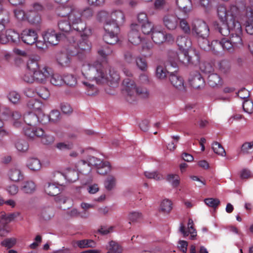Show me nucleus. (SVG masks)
<instances>
[{
    "label": "nucleus",
    "mask_w": 253,
    "mask_h": 253,
    "mask_svg": "<svg viewBox=\"0 0 253 253\" xmlns=\"http://www.w3.org/2000/svg\"><path fill=\"white\" fill-rule=\"evenodd\" d=\"M108 72H104V66L99 61L84 65L82 69L83 75L90 81H95L97 84L110 83L111 84H117L120 77L118 71L111 66L107 68Z\"/></svg>",
    "instance_id": "obj_1"
},
{
    "label": "nucleus",
    "mask_w": 253,
    "mask_h": 253,
    "mask_svg": "<svg viewBox=\"0 0 253 253\" xmlns=\"http://www.w3.org/2000/svg\"><path fill=\"white\" fill-rule=\"evenodd\" d=\"M69 20L72 24V26L75 30L82 32L84 31V34L90 35L91 30L86 28V25L82 19V14L80 10L77 9H73L69 15Z\"/></svg>",
    "instance_id": "obj_2"
},
{
    "label": "nucleus",
    "mask_w": 253,
    "mask_h": 253,
    "mask_svg": "<svg viewBox=\"0 0 253 253\" xmlns=\"http://www.w3.org/2000/svg\"><path fill=\"white\" fill-rule=\"evenodd\" d=\"M82 32L83 34L81 35V39L78 41L76 45L77 51L71 52L73 55H77L81 58H83L90 50L91 47V43L87 40L89 35L84 34V31Z\"/></svg>",
    "instance_id": "obj_3"
},
{
    "label": "nucleus",
    "mask_w": 253,
    "mask_h": 253,
    "mask_svg": "<svg viewBox=\"0 0 253 253\" xmlns=\"http://www.w3.org/2000/svg\"><path fill=\"white\" fill-rule=\"evenodd\" d=\"M230 27L231 29V33L230 35V40L234 46L239 47L243 45L242 39V29L239 22L238 23H229Z\"/></svg>",
    "instance_id": "obj_4"
},
{
    "label": "nucleus",
    "mask_w": 253,
    "mask_h": 253,
    "mask_svg": "<svg viewBox=\"0 0 253 253\" xmlns=\"http://www.w3.org/2000/svg\"><path fill=\"white\" fill-rule=\"evenodd\" d=\"M112 20L110 19L107 22L104 29L105 32L117 33L119 30L118 22L123 21L125 18L124 13L121 11H117L112 14Z\"/></svg>",
    "instance_id": "obj_5"
},
{
    "label": "nucleus",
    "mask_w": 253,
    "mask_h": 253,
    "mask_svg": "<svg viewBox=\"0 0 253 253\" xmlns=\"http://www.w3.org/2000/svg\"><path fill=\"white\" fill-rule=\"evenodd\" d=\"M178 58L184 64L194 65L199 64L200 60L199 53L195 50H184L178 56Z\"/></svg>",
    "instance_id": "obj_6"
},
{
    "label": "nucleus",
    "mask_w": 253,
    "mask_h": 253,
    "mask_svg": "<svg viewBox=\"0 0 253 253\" xmlns=\"http://www.w3.org/2000/svg\"><path fill=\"white\" fill-rule=\"evenodd\" d=\"M123 84L127 94L126 97L127 101L131 102L134 100L136 97V89L137 87L135 82L133 80L127 78L123 81Z\"/></svg>",
    "instance_id": "obj_7"
},
{
    "label": "nucleus",
    "mask_w": 253,
    "mask_h": 253,
    "mask_svg": "<svg viewBox=\"0 0 253 253\" xmlns=\"http://www.w3.org/2000/svg\"><path fill=\"white\" fill-rule=\"evenodd\" d=\"M238 23L233 17L230 18V20L228 22H223L221 24H219L215 21L213 22V26L214 29L217 31L221 35L226 37L230 35L231 33V29L230 27L229 23Z\"/></svg>",
    "instance_id": "obj_8"
},
{
    "label": "nucleus",
    "mask_w": 253,
    "mask_h": 253,
    "mask_svg": "<svg viewBox=\"0 0 253 253\" xmlns=\"http://www.w3.org/2000/svg\"><path fill=\"white\" fill-rule=\"evenodd\" d=\"M192 33L197 38L208 37L209 35V29L205 22L199 21L193 27Z\"/></svg>",
    "instance_id": "obj_9"
},
{
    "label": "nucleus",
    "mask_w": 253,
    "mask_h": 253,
    "mask_svg": "<svg viewBox=\"0 0 253 253\" xmlns=\"http://www.w3.org/2000/svg\"><path fill=\"white\" fill-rule=\"evenodd\" d=\"M169 80L171 84L178 90L182 92H186V88L184 85L183 79L177 73V70L173 72H170L169 75Z\"/></svg>",
    "instance_id": "obj_10"
},
{
    "label": "nucleus",
    "mask_w": 253,
    "mask_h": 253,
    "mask_svg": "<svg viewBox=\"0 0 253 253\" xmlns=\"http://www.w3.org/2000/svg\"><path fill=\"white\" fill-rule=\"evenodd\" d=\"M139 25L137 24H131V30L128 35V41L134 45L139 44L144 40L141 37L140 33L138 31Z\"/></svg>",
    "instance_id": "obj_11"
},
{
    "label": "nucleus",
    "mask_w": 253,
    "mask_h": 253,
    "mask_svg": "<svg viewBox=\"0 0 253 253\" xmlns=\"http://www.w3.org/2000/svg\"><path fill=\"white\" fill-rule=\"evenodd\" d=\"M20 38L24 43L32 45L36 42L38 39V35L34 30L26 29L22 31Z\"/></svg>",
    "instance_id": "obj_12"
},
{
    "label": "nucleus",
    "mask_w": 253,
    "mask_h": 253,
    "mask_svg": "<svg viewBox=\"0 0 253 253\" xmlns=\"http://www.w3.org/2000/svg\"><path fill=\"white\" fill-rule=\"evenodd\" d=\"M189 82L191 86L195 89H201L205 85L204 80L198 72L191 73Z\"/></svg>",
    "instance_id": "obj_13"
},
{
    "label": "nucleus",
    "mask_w": 253,
    "mask_h": 253,
    "mask_svg": "<svg viewBox=\"0 0 253 253\" xmlns=\"http://www.w3.org/2000/svg\"><path fill=\"white\" fill-rule=\"evenodd\" d=\"M33 74L34 75V82L43 83L46 79L50 76L51 72L50 69L44 67L42 70L39 69Z\"/></svg>",
    "instance_id": "obj_14"
},
{
    "label": "nucleus",
    "mask_w": 253,
    "mask_h": 253,
    "mask_svg": "<svg viewBox=\"0 0 253 253\" xmlns=\"http://www.w3.org/2000/svg\"><path fill=\"white\" fill-rule=\"evenodd\" d=\"M38 216L41 220H49L54 216L53 209L49 206L42 207L39 210Z\"/></svg>",
    "instance_id": "obj_15"
},
{
    "label": "nucleus",
    "mask_w": 253,
    "mask_h": 253,
    "mask_svg": "<svg viewBox=\"0 0 253 253\" xmlns=\"http://www.w3.org/2000/svg\"><path fill=\"white\" fill-rule=\"evenodd\" d=\"M163 23L165 26L169 30H174L177 25L178 19L173 14H168L163 17Z\"/></svg>",
    "instance_id": "obj_16"
},
{
    "label": "nucleus",
    "mask_w": 253,
    "mask_h": 253,
    "mask_svg": "<svg viewBox=\"0 0 253 253\" xmlns=\"http://www.w3.org/2000/svg\"><path fill=\"white\" fill-rule=\"evenodd\" d=\"M40 115L34 113H29L24 116L23 122L24 121L29 126H35L38 122L43 124V119L40 120Z\"/></svg>",
    "instance_id": "obj_17"
},
{
    "label": "nucleus",
    "mask_w": 253,
    "mask_h": 253,
    "mask_svg": "<svg viewBox=\"0 0 253 253\" xmlns=\"http://www.w3.org/2000/svg\"><path fill=\"white\" fill-rule=\"evenodd\" d=\"M27 107L34 112V113L42 115V110L43 104L40 100L35 98H31L29 100L27 103Z\"/></svg>",
    "instance_id": "obj_18"
},
{
    "label": "nucleus",
    "mask_w": 253,
    "mask_h": 253,
    "mask_svg": "<svg viewBox=\"0 0 253 253\" xmlns=\"http://www.w3.org/2000/svg\"><path fill=\"white\" fill-rule=\"evenodd\" d=\"M168 36L171 37V36L170 34L167 35L162 31L153 30L151 35V38L156 44H160L166 41Z\"/></svg>",
    "instance_id": "obj_19"
},
{
    "label": "nucleus",
    "mask_w": 253,
    "mask_h": 253,
    "mask_svg": "<svg viewBox=\"0 0 253 253\" xmlns=\"http://www.w3.org/2000/svg\"><path fill=\"white\" fill-rule=\"evenodd\" d=\"M56 58L58 64L62 67H67L70 65L71 58L66 52H60L57 53Z\"/></svg>",
    "instance_id": "obj_20"
},
{
    "label": "nucleus",
    "mask_w": 253,
    "mask_h": 253,
    "mask_svg": "<svg viewBox=\"0 0 253 253\" xmlns=\"http://www.w3.org/2000/svg\"><path fill=\"white\" fill-rule=\"evenodd\" d=\"M19 215V213L18 212L8 214H6L4 212H1V216H0V225L7 226V225L9 223L13 220Z\"/></svg>",
    "instance_id": "obj_21"
},
{
    "label": "nucleus",
    "mask_w": 253,
    "mask_h": 253,
    "mask_svg": "<svg viewBox=\"0 0 253 253\" xmlns=\"http://www.w3.org/2000/svg\"><path fill=\"white\" fill-rule=\"evenodd\" d=\"M25 134L28 137L34 138L35 137H40L42 136L44 133V131L42 129L40 128H33L32 127H28L24 130Z\"/></svg>",
    "instance_id": "obj_22"
},
{
    "label": "nucleus",
    "mask_w": 253,
    "mask_h": 253,
    "mask_svg": "<svg viewBox=\"0 0 253 253\" xmlns=\"http://www.w3.org/2000/svg\"><path fill=\"white\" fill-rule=\"evenodd\" d=\"M208 83L210 86L215 87L222 84V81L220 76L216 73H211L208 76Z\"/></svg>",
    "instance_id": "obj_23"
},
{
    "label": "nucleus",
    "mask_w": 253,
    "mask_h": 253,
    "mask_svg": "<svg viewBox=\"0 0 253 253\" xmlns=\"http://www.w3.org/2000/svg\"><path fill=\"white\" fill-rule=\"evenodd\" d=\"M217 67L219 72L223 74H227L231 71V63L228 60L226 59H223L218 62Z\"/></svg>",
    "instance_id": "obj_24"
},
{
    "label": "nucleus",
    "mask_w": 253,
    "mask_h": 253,
    "mask_svg": "<svg viewBox=\"0 0 253 253\" xmlns=\"http://www.w3.org/2000/svg\"><path fill=\"white\" fill-rule=\"evenodd\" d=\"M103 40L106 43L113 45L118 42L119 38L116 33L105 32L103 36Z\"/></svg>",
    "instance_id": "obj_25"
},
{
    "label": "nucleus",
    "mask_w": 253,
    "mask_h": 253,
    "mask_svg": "<svg viewBox=\"0 0 253 253\" xmlns=\"http://www.w3.org/2000/svg\"><path fill=\"white\" fill-rule=\"evenodd\" d=\"M44 40L47 41L49 44L56 45L59 41L60 36L55 33L54 31L47 32L44 35Z\"/></svg>",
    "instance_id": "obj_26"
},
{
    "label": "nucleus",
    "mask_w": 253,
    "mask_h": 253,
    "mask_svg": "<svg viewBox=\"0 0 253 253\" xmlns=\"http://www.w3.org/2000/svg\"><path fill=\"white\" fill-rule=\"evenodd\" d=\"M44 191L49 196H55L60 193V188L55 184L48 183L44 186Z\"/></svg>",
    "instance_id": "obj_27"
},
{
    "label": "nucleus",
    "mask_w": 253,
    "mask_h": 253,
    "mask_svg": "<svg viewBox=\"0 0 253 253\" xmlns=\"http://www.w3.org/2000/svg\"><path fill=\"white\" fill-rule=\"evenodd\" d=\"M176 42L179 47L183 50L191 46V42L186 36H178L177 38Z\"/></svg>",
    "instance_id": "obj_28"
},
{
    "label": "nucleus",
    "mask_w": 253,
    "mask_h": 253,
    "mask_svg": "<svg viewBox=\"0 0 253 253\" xmlns=\"http://www.w3.org/2000/svg\"><path fill=\"white\" fill-rule=\"evenodd\" d=\"M217 15L221 22H228L230 20V15L227 14L226 7L223 5H219L217 9Z\"/></svg>",
    "instance_id": "obj_29"
},
{
    "label": "nucleus",
    "mask_w": 253,
    "mask_h": 253,
    "mask_svg": "<svg viewBox=\"0 0 253 253\" xmlns=\"http://www.w3.org/2000/svg\"><path fill=\"white\" fill-rule=\"evenodd\" d=\"M8 174L10 179L14 182H17L23 178L20 170L16 168L11 169Z\"/></svg>",
    "instance_id": "obj_30"
},
{
    "label": "nucleus",
    "mask_w": 253,
    "mask_h": 253,
    "mask_svg": "<svg viewBox=\"0 0 253 253\" xmlns=\"http://www.w3.org/2000/svg\"><path fill=\"white\" fill-rule=\"evenodd\" d=\"M71 22L65 19L60 20L58 23L59 30L63 33H68L71 29Z\"/></svg>",
    "instance_id": "obj_31"
},
{
    "label": "nucleus",
    "mask_w": 253,
    "mask_h": 253,
    "mask_svg": "<svg viewBox=\"0 0 253 253\" xmlns=\"http://www.w3.org/2000/svg\"><path fill=\"white\" fill-rule=\"evenodd\" d=\"M10 121H12L13 126L16 127H19L23 124L21 114L17 111H13Z\"/></svg>",
    "instance_id": "obj_32"
},
{
    "label": "nucleus",
    "mask_w": 253,
    "mask_h": 253,
    "mask_svg": "<svg viewBox=\"0 0 253 253\" xmlns=\"http://www.w3.org/2000/svg\"><path fill=\"white\" fill-rule=\"evenodd\" d=\"M42 116L45 117L46 119H48L49 122L53 123L59 122L61 119L60 113L57 110H52L48 116H45L43 114Z\"/></svg>",
    "instance_id": "obj_33"
},
{
    "label": "nucleus",
    "mask_w": 253,
    "mask_h": 253,
    "mask_svg": "<svg viewBox=\"0 0 253 253\" xmlns=\"http://www.w3.org/2000/svg\"><path fill=\"white\" fill-rule=\"evenodd\" d=\"M28 167L32 170H39L41 168V163L37 158H30L27 163Z\"/></svg>",
    "instance_id": "obj_34"
},
{
    "label": "nucleus",
    "mask_w": 253,
    "mask_h": 253,
    "mask_svg": "<svg viewBox=\"0 0 253 253\" xmlns=\"http://www.w3.org/2000/svg\"><path fill=\"white\" fill-rule=\"evenodd\" d=\"M176 4L180 9H182L184 12L190 10L191 2L190 0H176Z\"/></svg>",
    "instance_id": "obj_35"
},
{
    "label": "nucleus",
    "mask_w": 253,
    "mask_h": 253,
    "mask_svg": "<svg viewBox=\"0 0 253 253\" xmlns=\"http://www.w3.org/2000/svg\"><path fill=\"white\" fill-rule=\"evenodd\" d=\"M72 9H73L69 6H60L56 9V12L59 16L65 17L68 16L69 18V15L72 12Z\"/></svg>",
    "instance_id": "obj_36"
},
{
    "label": "nucleus",
    "mask_w": 253,
    "mask_h": 253,
    "mask_svg": "<svg viewBox=\"0 0 253 253\" xmlns=\"http://www.w3.org/2000/svg\"><path fill=\"white\" fill-rule=\"evenodd\" d=\"M76 244L80 248H94L96 245L94 241L87 239L77 241Z\"/></svg>",
    "instance_id": "obj_37"
},
{
    "label": "nucleus",
    "mask_w": 253,
    "mask_h": 253,
    "mask_svg": "<svg viewBox=\"0 0 253 253\" xmlns=\"http://www.w3.org/2000/svg\"><path fill=\"white\" fill-rule=\"evenodd\" d=\"M211 148L215 154L222 156H225L226 155V152L224 148L222 145L218 142L214 141L212 144Z\"/></svg>",
    "instance_id": "obj_38"
},
{
    "label": "nucleus",
    "mask_w": 253,
    "mask_h": 253,
    "mask_svg": "<svg viewBox=\"0 0 253 253\" xmlns=\"http://www.w3.org/2000/svg\"><path fill=\"white\" fill-rule=\"evenodd\" d=\"M97 168V173L100 175H105L111 170V165L109 162L104 161L102 165Z\"/></svg>",
    "instance_id": "obj_39"
},
{
    "label": "nucleus",
    "mask_w": 253,
    "mask_h": 253,
    "mask_svg": "<svg viewBox=\"0 0 253 253\" xmlns=\"http://www.w3.org/2000/svg\"><path fill=\"white\" fill-rule=\"evenodd\" d=\"M97 52L101 57L106 59L109 55L113 53V50L108 45H104L100 47L98 49Z\"/></svg>",
    "instance_id": "obj_40"
},
{
    "label": "nucleus",
    "mask_w": 253,
    "mask_h": 253,
    "mask_svg": "<svg viewBox=\"0 0 253 253\" xmlns=\"http://www.w3.org/2000/svg\"><path fill=\"white\" fill-rule=\"evenodd\" d=\"M200 69L202 72L206 74H211L214 71L212 65L207 62H203L200 65Z\"/></svg>",
    "instance_id": "obj_41"
},
{
    "label": "nucleus",
    "mask_w": 253,
    "mask_h": 253,
    "mask_svg": "<svg viewBox=\"0 0 253 253\" xmlns=\"http://www.w3.org/2000/svg\"><path fill=\"white\" fill-rule=\"evenodd\" d=\"M7 23H0V43L1 44H5L9 42V38L7 37V32L4 34L5 25Z\"/></svg>",
    "instance_id": "obj_42"
},
{
    "label": "nucleus",
    "mask_w": 253,
    "mask_h": 253,
    "mask_svg": "<svg viewBox=\"0 0 253 253\" xmlns=\"http://www.w3.org/2000/svg\"><path fill=\"white\" fill-rule=\"evenodd\" d=\"M172 210V203L168 199L163 200L160 205V210L164 213H169Z\"/></svg>",
    "instance_id": "obj_43"
},
{
    "label": "nucleus",
    "mask_w": 253,
    "mask_h": 253,
    "mask_svg": "<svg viewBox=\"0 0 253 253\" xmlns=\"http://www.w3.org/2000/svg\"><path fill=\"white\" fill-rule=\"evenodd\" d=\"M78 178V173L75 169H69L65 173V179L70 182H74Z\"/></svg>",
    "instance_id": "obj_44"
},
{
    "label": "nucleus",
    "mask_w": 253,
    "mask_h": 253,
    "mask_svg": "<svg viewBox=\"0 0 253 253\" xmlns=\"http://www.w3.org/2000/svg\"><path fill=\"white\" fill-rule=\"evenodd\" d=\"M36 186L32 181H27L23 183L22 190L26 193H31L35 191Z\"/></svg>",
    "instance_id": "obj_45"
},
{
    "label": "nucleus",
    "mask_w": 253,
    "mask_h": 253,
    "mask_svg": "<svg viewBox=\"0 0 253 253\" xmlns=\"http://www.w3.org/2000/svg\"><path fill=\"white\" fill-rule=\"evenodd\" d=\"M170 72L168 71L165 67L162 66H158L156 71V77L161 80L165 79L168 74H169Z\"/></svg>",
    "instance_id": "obj_46"
},
{
    "label": "nucleus",
    "mask_w": 253,
    "mask_h": 253,
    "mask_svg": "<svg viewBox=\"0 0 253 253\" xmlns=\"http://www.w3.org/2000/svg\"><path fill=\"white\" fill-rule=\"evenodd\" d=\"M116 185V178L113 175H109L104 182V186L108 191L112 190Z\"/></svg>",
    "instance_id": "obj_47"
},
{
    "label": "nucleus",
    "mask_w": 253,
    "mask_h": 253,
    "mask_svg": "<svg viewBox=\"0 0 253 253\" xmlns=\"http://www.w3.org/2000/svg\"><path fill=\"white\" fill-rule=\"evenodd\" d=\"M221 48L229 52L233 51L234 48L236 47L230 40H227L223 39L221 41Z\"/></svg>",
    "instance_id": "obj_48"
},
{
    "label": "nucleus",
    "mask_w": 253,
    "mask_h": 253,
    "mask_svg": "<svg viewBox=\"0 0 253 253\" xmlns=\"http://www.w3.org/2000/svg\"><path fill=\"white\" fill-rule=\"evenodd\" d=\"M64 78V84H65L67 85L70 86H74L77 83L76 78L72 74H68L63 77Z\"/></svg>",
    "instance_id": "obj_49"
},
{
    "label": "nucleus",
    "mask_w": 253,
    "mask_h": 253,
    "mask_svg": "<svg viewBox=\"0 0 253 253\" xmlns=\"http://www.w3.org/2000/svg\"><path fill=\"white\" fill-rule=\"evenodd\" d=\"M51 83L55 86H60L64 84V78L58 74H53L50 79Z\"/></svg>",
    "instance_id": "obj_50"
},
{
    "label": "nucleus",
    "mask_w": 253,
    "mask_h": 253,
    "mask_svg": "<svg viewBox=\"0 0 253 253\" xmlns=\"http://www.w3.org/2000/svg\"><path fill=\"white\" fill-rule=\"evenodd\" d=\"M108 253H121L122 248L119 245L113 241L109 242V246L108 247Z\"/></svg>",
    "instance_id": "obj_51"
},
{
    "label": "nucleus",
    "mask_w": 253,
    "mask_h": 253,
    "mask_svg": "<svg viewBox=\"0 0 253 253\" xmlns=\"http://www.w3.org/2000/svg\"><path fill=\"white\" fill-rule=\"evenodd\" d=\"M15 147L18 151L24 152L28 150L29 145L25 140L18 139L15 143Z\"/></svg>",
    "instance_id": "obj_52"
},
{
    "label": "nucleus",
    "mask_w": 253,
    "mask_h": 253,
    "mask_svg": "<svg viewBox=\"0 0 253 253\" xmlns=\"http://www.w3.org/2000/svg\"><path fill=\"white\" fill-rule=\"evenodd\" d=\"M167 180L171 183L173 187H177L180 183L179 177L176 174H168L167 177Z\"/></svg>",
    "instance_id": "obj_53"
},
{
    "label": "nucleus",
    "mask_w": 253,
    "mask_h": 253,
    "mask_svg": "<svg viewBox=\"0 0 253 253\" xmlns=\"http://www.w3.org/2000/svg\"><path fill=\"white\" fill-rule=\"evenodd\" d=\"M208 37H198V43L200 47L204 50H206L210 49L209 42L207 40Z\"/></svg>",
    "instance_id": "obj_54"
},
{
    "label": "nucleus",
    "mask_w": 253,
    "mask_h": 253,
    "mask_svg": "<svg viewBox=\"0 0 253 253\" xmlns=\"http://www.w3.org/2000/svg\"><path fill=\"white\" fill-rule=\"evenodd\" d=\"M137 67L142 71H145L147 69V63L145 58L138 57L135 59Z\"/></svg>",
    "instance_id": "obj_55"
},
{
    "label": "nucleus",
    "mask_w": 253,
    "mask_h": 253,
    "mask_svg": "<svg viewBox=\"0 0 253 253\" xmlns=\"http://www.w3.org/2000/svg\"><path fill=\"white\" fill-rule=\"evenodd\" d=\"M27 69L34 73L40 69L38 62L33 59L30 60L27 63Z\"/></svg>",
    "instance_id": "obj_56"
},
{
    "label": "nucleus",
    "mask_w": 253,
    "mask_h": 253,
    "mask_svg": "<svg viewBox=\"0 0 253 253\" xmlns=\"http://www.w3.org/2000/svg\"><path fill=\"white\" fill-rule=\"evenodd\" d=\"M210 49H211L215 54L219 52V50L221 49V41L218 40H213L211 42V44L210 45Z\"/></svg>",
    "instance_id": "obj_57"
},
{
    "label": "nucleus",
    "mask_w": 253,
    "mask_h": 253,
    "mask_svg": "<svg viewBox=\"0 0 253 253\" xmlns=\"http://www.w3.org/2000/svg\"><path fill=\"white\" fill-rule=\"evenodd\" d=\"M142 32L144 34H149L152 32L153 29V25L150 22L148 21L140 25Z\"/></svg>",
    "instance_id": "obj_58"
},
{
    "label": "nucleus",
    "mask_w": 253,
    "mask_h": 253,
    "mask_svg": "<svg viewBox=\"0 0 253 253\" xmlns=\"http://www.w3.org/2000/svg\"><path fill=\"white\" fill-rule=\"evenodd\" d=\"M205 204L209 207L216 208L220 204V201L217 198H207L204 200Z\"/></svg>",
    "instance_id": "obj_59"
},
{
    "label": "nucleus",
    "mask_w": 253,
    "mask_h": 253,
    "mask_svg": "<svg viewBox=\"0 0 253 253\" xmlns=\"http://www.w3.org/2000/svg\"><path fill=\"white\" fill-rule=\"evenodd\" d=\"M7 35L9 38V42H17L20 38L18 33L11 30L7 31Z\"/></svg>",
    "instance_id": "obj_60"
},
{
    "label": "nucleus",
    "mask_w": 253,
    "mask_h": 253,
    "mask_svg": "<svg viewBox=\"0 0 253 253\" xmlns=\"http://www.w3.org/2000/svg\"><path fill=\"white\" fill-rule=\"evenodd\" d=\"M243 108L245 112L251 114L253 112V102L249 99L245 100L243 104Z\"/></svg>",
    "instance_id": "obj_61"
},
{
    "label": "nucleus",
    "mask_w": 253,
    "mask_h": 253,
    "mask_svg": "<svg viewBox=\"0 0 253 253\" xmlns=\"http://www.w3.org/2000/svg\"><path fill=\"white\" fill-rule=\"evenodd\" d=\"M97 18L99 21L104 22V24L110 20L109 18V14L106 11L103 10L98 13Z\"/></svg>",
    "instance_id": "obj_62"
},
{
    "label": "nucleus",
    "mask_w": 253,
    "mask_h": 253,
    "mask_svg": "<svg viewBox=\"0 0 253 253\" xmlns=\"http://www.w3.org/2000/svg\"><path fill=\"white\" fill-rule=\"evenodd\" d=\"M36 93L42 98L46 99L49 96L48 90L44 87H40L36 89Z\"/></svg>",
    "instance_id": "obj_63"
},
{
    "label": "nucleus",
    "mask_w": 253,
    "mask_h": 253,
    "mask_svg": "<svg viewBox=\"0 0 253 253\" xmlns=\"http://www.w3.org/2000/svg\"><path fill=\"white\" fill-rule=\"evenodd\" d=\"M8 98L10 101L14 104L17 103L20 99V94L15 91H10L8 95Z\"/></svg>",
    "instance_id": "obj_64"
}]
</instances>
